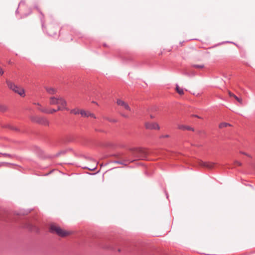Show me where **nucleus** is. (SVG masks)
<instances>
[{
  "instance_id": "3",
  "label": "nucleus",
  "mask_w": 255,
  "mask_h": 255,
  "mask_svg": "<svg viewBox=\"0 0 255 255\" xmlns=\"http://www.w3.org/2000/svg\"><path fill=\"white\" fill-rule=\"evenodd\" d=\"M50 231L52 233H56L58 236L64 237L70 234V233L63 230L56 225L52 224L50 226Z\"/></svg>"
},
{
  "instance_id": "23",
  "label": "nucleus",
  "mask_w": 255,
  "mask_h": 255,
  "mask_svg": "<svg viewBox=\"0 0 255 255\" xmlns=\"http://www.w3.org/2000/svg\"><path fill=\"white\" fill-rule=\"evenodd\" d=\"M243 154L249 156V157H250V155L248 154L247 153H244V152H242Z\"/></svg>"
},
{
  "instance_id": "20",
  "label": "nucleus",
  "mask_w": 255,
  "mask_h": 255,
  "mask_svg": "<svg viewBox=\"0 0 255 255\" xmlns=\"http://www.w3.org/2000/svg\"><path fill=\"white\" fill-rule=\"evenodd\" d=\"M235 164H237L238 165H239V166L242 165L241 163L240 162H239V161H236L235 162Z\"/></svg>"
},
{
  "instance_id": "19",
  "label": "nucleus",
  "mask_w": 255,
  "mask_h": 255,
  "mask_svg": "<svg viewBox=\"0 0 255 255\" xmlns=\"http://www.w3.org/2000/svg\"><path fill=\"white\" fill-rule=\"evenodd\" d=\"M229 94L230 95V97H233L235 98V96H236L235 95H234V94L232 93L231 92H229Z\"/></svg>"
},
{
  "instance_id": "18",
  "label": "nucleus",
  "mask_w": 255,
  "mask_h": 255,
  "mask_svg": "<svg viewBox=\"0 0 255 255\" xmlns=\"http://www.w3.org/2000/svg\"><path fill=\"white\" fill-rule=\"evenodd\" d=\"M3 73H4V71H3V69L0 67V75H2L3 74Z\"/></svg>"
},
{
  "instance_id": "27",
  "label": "nucleus",
  "mask_w": 255,
  "mask_h": 255,
  "mask_svg": "<svg viewBox=\"0 0 255 255\" xmlns=\"http://www.w3.org/2000/svg\"><path fill=\"white\" fill-rule=\"evenodd\" d=\"M0 154H1V153H0Z\"/></svg>"
},
{
  "instance_id": "1",
  "label": "nucleus",
  "mask_w": 255,
  "mask_h": 255,
  "mask_svg": "<svg viewBox=\"0 0 255 255\" xmlns=\"http://www.w3.org/2000/svg\"><path fill=\"white\" fill-rule=\"evenodd\" d=\"M49 104L51 105H58V106H60L62 110H69V109L66 107V101L61 97H51L49 98Z\"/></svg>"
},
{
  "instance_id": "10",
  "label": "nucleus",
  "mask_w": 255,
  "mask_h": 255,
  "mask_svg": "<svg viewBox=\"0 0 255 255\" xmlns=\"http://www.w3.org/2000/svg\"><path fill=\"white\" fill-rule=\"evenodd\" d=\"M178 128L179 129H183V130L187 129V130H192V131L194 130L193 128H192L191 127L186 126L184 125H178Z\"/></svg>"
},
{
  "instance_id": "22",
  "label": "nucleus",
  "mask_w": 255,
  "mask_h": 255,
  "mask_svg": "<svg viewBox=\"0 0 255 255\" xmlns=\"http://www.w3.org/2000/svg\"><path fill=\"white\" fill-rule=\"evenodd\" d=\"M150 117L151 119H153V118H154L155 117L152 115H150Z\"/></svg>"
},
{
  "instance_id": "5",
  "label": "nucleus",
  "mask_w": 255,
  "mask_h": 255,
  "mask_svg": "<svg viewBox=\"0 0 255 255\" xmlns=\"http://www.w3.org/2000/svg\"><path fill=\"white\" fill-rule=\"evenodd\" d=\"M117 104L120 106L122 107L124 109L128 111H131V109L129 106L128 104L125 102V101L121 100V99H118L117 101Z\"/></svg>"
},
{
  "instance_id": "8",
  "label": "nucleus",
  "mask_w": 255,
  "mask_h": 255,
  "mask_svg": "<svg viewBox=\"0 0 255 255\" xmlns=\"http://www.w3.org/2000/svg\"><path fill=\"white\" fill-rule=\"evenodd\" d=\"M39 110L40 111H41L42 112H44V113H48V114H52L53 113H55L58 111H60V110H62V108L60 106H58V108L57 110H55V109H51L50 110H47L46 109H39Z\"/></svg>"
},
{
  "instance_id": "9",
  "label": "nucleus",
  "mask_w": 255,
  "mask_h": 255,
  "mask_svg": "<svg viewBox=\"0 0 255 255\" xmlns=\"http://www.w3.org/2000/svg\"><path fill=\"white\" fill-rule=\"evenodd\" d=\"M45 89L47 92L50 95H54L57 92L56 89L53 87H45Z\"/></svg>"
},
{
  "instance_id": "2",
  "label": "nucleus",
  "mask_w": 255,
  "mask_h": 255,
  "mask_svg": "<svg viewBox=\"0 0 255 255\" xmlns=\"http://www.w3.org/2000/svg\"><path fill=\"white\" fill-rule=\"evenodd\" d=\"M6 83L8 88L14 93L22 97L25 96V91L21 87L18 86L13 82L8 80L6 81Z\"/></svg>"
},
{
  "instance_id": "25",
  "label": "nucleus",
  "mask_w": 255,
  "mask_h": 255,
  "mask_svg": "<svg viewBox=\"0 0 255 255\" xmlns=\"http://www.w3.org/2000/svg\"><path fill=\"white\" fill-rule=\"evenodd\" d=\"M12 129L16 130H17L18 129L16 128H13Z\"/></svg>"
},
{
  "instance_id": "17",
  "label": "nucleus",
  "mask_w": 255,
  "mask_h": 255,
  "mask_svg": "<svg viewBox=\"0 0 255 255\" xmlns=\"http://www.w3.org/2000/svg\"><path fill=\"white\" fill-rule=\"evenodd\" d=\"M235 99L238 102H239L240 104H242L243 103V101H242V99H241V98H238V97L237 96H235Z\"/></svg>"
},
{
  "instance_id": "26",
  "label": "nucleus",
  "mask_w": 255,
  "mask_h": 255,
  "mask_svg": "<svg viewBox=\"0 0 255 255\" xmlns=\"http://www.w3.org/2000/svg\"><path fill=\"white\" fill-rule=\"evenodd\" d=\"M195 116V117H197V118H200V117H198V116Z\"/></svg>"
},
{
  "instance_id": "13",
  "label": "nucleus",
  "mask_w": 255,
  "mask_h": 255,
  "mask_svg": "<svg viewBox=\"0 0 255 255\" xmlns=\"http://www.w3.org/2000/svg\"><path fill=\"white\" fill-rule=\"evenodd\" d=\"M70 113L74 115H77L80 114V110L78 109H74L70 111Z\"/></svg>"
},
{
  "instance_id": "11",
  "label": "nucleus",
  "mask_w": 255,
  "mask_h": 255,
  "mask_svg": "<svg viewBox=\"0 0 255 255\" xmlns=\"http://www.w3.org/2000/svg\"><path fill=\"white\" fill-rule=\"evenodd\" d=\"M35 122L45 125L48 124V122L46 119L43 118L39 119L37 121H35Z\"/></svg>"
},
{
  "instance_id": "12",
  "label": "nucleus",
  "mask_w": 255,
  "mask_h": 255,
  "mask_svg": "<svg viewBox=\"0 0 255 255\" xmlns=\"http://www.w3.org/2000/svg\"><path fill=\"white\" fill-rule=\"evenodd\" d=\"M176 90L177 91V92L182 95H183L184 94V90L183 89L180 87L178 85H176Z\"/></svg>"
},
{
  "instance_id": "21",
  "label": "nucleus",
  "mask_w": 255,
  "mask_h": 255,
  "mask_svg": "<svg viewBox=\"0 0 255 255\" xmlns=\"http://www.w3.org/2000/svg\"><path fill=\"white\" fill-rule=\"evenodd\" d=\"M168 136H169V135L166 134V135H162L161 136V137H168Z\"/></svg>"
},
{
  "instance_id": "6",
  "label": "nucleus",
  "mask_w": 255,
  "mask_h": 255,
  "mask_svg": "<svg viewBox=\"0 0 255 255\" xmlns=\"http://www.w3.org/2000/svg\"><path fill=\"white\" fill-rule=\"evenodd\" d=\"M80 114L82 117H91L94 119L96 118V117L95 116V115L89 111H86L85 110H80Z\"/></svg>"
},
{
  "instance_id": "24",
  "label": "nucleus",
  "mask_w": 255,
  "mask_h": 255,
  "mask_svg": "<svg viewBox=\"0 0 255 255\" xmlns=\"http://www.w3.org/2000/svg\"><path fill=\"white\" fill-rule=\"evenodd\" d=\"M121 115H122V116H123V117H126V118H127V117H128V116H127V115H125V114H122Z\"/></svg>"
},
{
  "instance_id": "4",
  "label": "nucleus",
  "mask_w": 255,
  "mask_h": 255,
  "mask_svg": "<svg viewBox=\"0 0 255 255\" xmlns=\"http://www.w3.org/2000/svg\"><path fill=\"white\" fill-rule=\"evenodd\" d=\"M145 127L146 129H157L159 130L160 129V126L158 124V123L156 122L150 123V122H146L145 123Z\"/></svg>"
},
{
  "instance_id": "7",
  "label": "nucleus",
  "mask_w": 255,
  "mask_h": 255,
  "mask_svg": "<svg viewBox=\"0 0 255 255\" xmlns=\"http://www.w3.org/2000/svg\"><path fill=\"white\" fill-rule=\"evenodd\" d=\"M199 164L201 166L211 169L213 167L214 164L212 162H205L202 161L199 162Z\"/></svg>"
},
{
  "instance_id": "14",
  "label": "nucleus",
  "mask_w": 255,
  "mask_h": 255,
  "mask_svg": "<svg viewBox=\"0 0 255 255\" xmlns=\"http://www.w3.org/2000/svg\"><path fill=\"white\" fill-rule=\"evenodd\" d=\"M231 126V125L229 123H222L219 125V128H225V127H226L227 126Z\"/></svg>"
},
{
  "instance_id": "16",
  "label": "nucleus",
  "mask_w": 255,
  "mask_h": 255,
  "mask_svg": "<svg viewBox=\"0 0 255 255\" xmlns=\"http://www.w3.org/2000/svg\"><path fill=\"white\" fill-rule=\"evenodd\" d=\"M6 109L7 108L5 106L0 105V111L4 112L6 110Z\"/></svg>"
},
{
  "instance_id": "15",
  "label": "nucleus",
  "mask_w": 255,
  "mask_h": 255,
  "mask_svg": "<svg viewBox=\"0 0 255 255\" xmlns=\"http://www.w3.org/2000/svg\"><path fill=\"white\" fill-rule=\"evenodd\" d=\"M192 67L195 68L202 69L203 68L204 66V65H198V64H194L192 65Z\"/></svg>"
}]
</instances>
